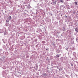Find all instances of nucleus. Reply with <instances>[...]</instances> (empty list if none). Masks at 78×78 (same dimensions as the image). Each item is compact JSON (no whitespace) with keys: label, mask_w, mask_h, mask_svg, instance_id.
<instances>
[{"label":"nucleus","mask_w":78,"mask_h":78,"mask_svg":"<svg viewBox=\"0 0 78 78\" xmlns=\"http://www.w3.org/2000/svg\"><path fill=\"white\" fill-rule=\"evenodd\" d=\"M11 19H12V17H11V16H10L6 20V23L9 22L10 20H11Z\"/></svg>","instance_id":"obj_1"},{"label":"nucleus","mask_w":78,"mask_h":78,"mask_svg":"<svg viewBox=\"0 0 78 78\" xmlns=\"http://www.w3.org/2000/svg\"><path fill=\"white\" fill-rule=\"evenodd\" d=\"M2 75L4 77H5V76H6V75H7V73H6V72L5 71H4L2 73Z\"/></svg>","instance_id":"obj_2"},{"label":"nucleus","mask_w":78,"mask_h":78,"mask_svg":"<svg viewBox=\"0 0 78 78\" xmlns=\"http://www.w3.org/2000/svg\"><path fill=\"white\" fill-rule=\"evenodd\" d=\"M42 75L44 78H46V76H48V73H43Z\"/></svg>","instance_id":"obj_3"},{"label":"nucleus","mask_w":78,"mask_h":78,"mask_svg":"<svg viewBox=\"0 0 78 78\" xmlns=\"http://www.w3.org/2000/svg\"><path fill=\"white\" fill-rule=\"evenodd\" d=\"M46 19H47V20L49 22H51V19L50 18H48V17H46Z\"/></svg>","instance_id":"obj_4"},{"label":"nucleus","mask_w":78,"mask_h":78,"mask_svg":"<svg viewBox=\"0 0 78 78\" xmlns=\"http://www.w3.org/2000/svg\"><path fill=\"white\" fill-rule=\"evenodd\" d=\"M73 55L75 57V58H76V53L74 52L73 53Z\"/></svg>","instance_id":"obj_5"},{"label":"nucleus","mask_w":78,"mask_h":78,"mask_svg":"<svg viewBox=\"0 0 78 78\" xmlns=\"http://www.w3.org/2000/svg\"><path fill=\"white\" fill-rule=\"evenodd\" d=\"M37 12H36V15L38 17H39V16H40V14L39 13H37Z\"/></svg>","instance_id":"obj_6"},{"label":"nucleus","mask_w":78,"mask_h":78,"mask_svg":"<svg viewBox=\"0 0 78 78\" xmlns=\"http://www.w3.org/2000/svg\"><path fill=\"white\" fill-rule=\"evenodd\" d=\"M4 34L5 36H6V35H7V34H8V32H7V31L5 30Z\"/></svg>","instance_id":"obj_7"},{"label":"nucleus","mask_w":78,"mask_h":78,"mask_svg":"<svg viewBox=\"0 0 78 78\" xmlns=\"http://www.w3.org/2000/svg\"><path fill=\"white\" fill-rule=\"evenodd\" d=\"M21 39L22 40H23V39H25V36H22L21 37Z\"/></svg>","instance_id":"obj_8"},{"label":"nucleus","mask_w":78,"mask_h":78,"mask_svg":"<svg viewBox=\"0 0 78 78\" xmlns=\"http://www.w3.org/2000/svg\"><path fill=\"white\" fill-rule=\"evenodd\" d=\"M75 31L76 32V33H77L78 32V27H76L75 29Z\"/></svg>","instance_id":"obj_9"},{"label":"nucleus","mask_w":78,"mask_h":78,"mask_svg":"<svg viewBox=\"0 0 78 78\" xmlns=\"http://www.w3.org/2000/svg\"><path fill=\"white\" fill-rule=\"evenodd\" d=\"M53 4L54 5H56V1L54 2H53Z\"/></svg>","instance_id":"obj_10"},{"label":"nucleus","mask_w":78,"mask_h":78,"mask_svg":"<svg viewBox=\"0 0 78 78\" xmlns=\"http://www.w3.org/2000/svg\"><path fill=\"white\" fill-rule=\"evenodd\" d=\"M56 18L57 20H60V17H59L57 16Z\"/></svg>","instance_id":"obj_11"},{"label":"nucleus","mask_w":78,"mask_h":78,"mask_svg":"<svg viewBox=\"0 0 78 78\" xmlns=\"http://www.w3.org/2000/svg\"><path fill=\"white\" fill-rule=\"evenodd\" d=\"M60 56V55H56V57H57V58H58V57H59V56Z\"/></svg>","instance_id":"obj_12"},{"label":"nucleus","mask_w":78,"mask_h":78,"mask_svg":"<svg viewBox=\"0 0 78 78\" xmlns=\"http://www.w3.org/2000/svg\"><path fill=\"white\" fill-rule=\"evenodd\" d=\"M60 1L61 3H64V2L63 0H60Z\"/></svg>","instance_id":"obj_13"},{"label":"nucleus","mask_w":78,"mask_h":78,"mask_svg":"<svg viewBox=\"0 0 78 78\" xmlns=\"http://www.w3.org/2000/svg\"><path fill=\"white\" fill-rule=\"evenodd\" d=\"M62 20H61L60 21H59V22L60 23H62Z\"/></svg>","instance_id":"obj_14"},{"label":"nucleus","mask_w":78,"mask_h":78,"mask_svg":"<svg viewBox=\"0 0 78 78\" xmlns=\"http://www.w3.org/2000/svg\"><path fill=\"white\" fill-rule=\"evenodd\" d=\"M24 23H28V20H25V21L24 22Z\"/></svg>","instance_id":"obj_15"},{"label":"nucleus","mask_w":78,"mask_h":78,"mask_svg":"<svg viewBox=\"0 0 78 78\" xmlns=\"http://www.w3.org/2000/svg\"><path fill=\"white\" fill-rule=\"evenodd\" d=\"M71 8H74V6L73 5H71L70 6Z\"/></svg>","instance_id":"obj_16"},{"label":"nucleus","mask_w":78,"mask_h":78,"mask_svg":"<svg viewBox=\"0 0 78 78\" xmlns=\"http://www.w3.org/2000/svg\"><path fill=\"white\" fill-rule=\"evenodd\" d=\"M63 31H66V28L63 27Z\"/></svg>","instance_id":"obj_17"},{"label":"nucleus","mask_w":78,"mask_h":78,"mask_svg":"<svg viewBox=\"0 0 78 78\" xmlns=\"http://www.w3.org/2000/svg\"><path fill=\"white\" fill-rule=\"evenodd\" d=\"M76 41L77 42H78V38H76Z\"/></svg>","instance_id":"obj_18"},{"label":"nucleus","mask_w":78,"mask_h":78,"mask_svg":"<svg viewBox=\"0 0 78 78\" xmlns=\"http://www.w3.org/2000/svg\"><path fill=\"white\" fill-rule=\"evenodd\" d=\"M3 61H4V62H7V60H5L4 59H3Z\"/></svg>","instance_id":"obj_19"},{"label":"nucleus","mask_w":78,"mask_h":78,"mask_svg":"<svg viewBox=\"0 0 78 78\" xmlns=\"http://www.w3.org/2000/svg\"><path fill=\"white\" fill-rule=\"evenodd\" d=\"M74 3L76 5H77L78 4H77V2H74Z\"/></svg>","instance_id":"obj_20"},{"label":"nucleus","mask_w":78,"mask_h":78,"mask_svg":"<svg viewBox=\"0 0 78 78\" xmlns=\"http://www.w3.org/2000/svg\"><path fill=\"white\" fill-rule=\"evenodd\" d=\"M49 15L50 16H53V14L51 13H50Z\"/></svg>","instance_id":"obj_21"},{"label":"nucleus","mask_w":78,"mask_h":78,"mask_svg":"<svg viewBox=\"0 0 78 78\" xmlns=\"http://www.w3.org/2000/svg\"><path fill=\"white\" fill-rule=\"evenodd\" d=\"M70 64H71V66H72V67H73V63H70Z\"/></svg>","instance_id":"obj_22"},{"label":"nucleus","mask_w":78,"mask_h":78,"mask_svg":"<svg viewBox=\"0 0 78 78\" xmlns=\"http://www.w3.org/2000/svg\"><path fill=\"white\" fill-rule=\"evenodd\" d=\"M61 70H62V68H60L59 69V71H61Z\"/></svg>","instance_id":"obj_23"},{"label":"nucleus","mask_w":78,"mask_h":78,"mask_svg":"<svg viewBox=\"0 0 78 78\" xmlns=\"http://www.w3.org/2000/svg\"><path fill=\"white\" fill-rule=\"evenodd\" d=\"M35 67L36 68H38V66H37V65L36 64Z\"/></svg>","instance_id":"obj_24"},{"label":"nucleus","mask_w":78,"mask_h":78,"mask_svg":"<svg viewBox=\"0 0 78 78\" xmlns=\"http://www.w3.org/2000/svg\"><path fill=\"white\" fill-rule=\"evenodd\" d=\"M46 60H47V61H49V59H48V57H47Z\"/></svg>","instance_id":"obj_25"},{"label":"nucleus","mask_w":78,"mask_h":78,"mask_svg":"<svg viewBox=\"0 0 78 78\" xmlns=\"http://www.w3.org/2000/svg\"><path fill=\"white\" fill-rule=\"evenodd\" d=\"M66 77H67L68 78V77H69V75H66Z\"/></svg>","instance_id":"obj_26"},{"label":"nucleus","mask_w":78,"mask_h":78,"mask_svg":"<svg viewBox=\"0 0 78 78\" xmlns=\"http://www.w3.org/2000/svg\"><path fill=\"white\" fill-rule=\"evenodd\" d=\"M42 44H45V41H42Z\"/></svg>","instance_id":"obj_27"},{"label":"nucleus","mask_w":78,"mask_h":78,"mask_svg":"<svg viewBox=\"0 0 78 78\" xmlns=\"http://www.w3.org/2000/svg\"><path fill=\"white\" fill-rule=\"evenodd\" d=\"M25 4H27V1H25L24 2Z\"/></svg>","instance_id":"obj_28"},{"label":"nucleus","mask_w":78,"mask_h":78,"mask_svg":"<svg viewBox=\"0 0 78 78\" xmlns=\"http://www.w3.org/2000/svg\"><path fill=\"white\" fill-rule=\"evenodd\" d=\"M54 40H55V38L54 37L52 38Z\"/></svg>","instance_id":"obj_29"},{"label":"nucleus","mask_w":78,"mask_h":78,"mask_svg":"<svg viewBox=\"0 0 78 78\" xmlns=\"http://www.w3.org/2000/svg\"><path fill=\"white\" fill-rule=\"evenodd\" d=\"M48 48H46V50H48Z\"/></svg>","instance_id":"obj_30"},{"label":"nucleus","mask_w":78,"mask_h":78,"mask_svg":"<svg viewBox=\"0 0 78 78\" xmlns=\"http://www.w3.org/2000/svg\"><path fill=\"white\" fill-rule=\"evenodd\" d=\"M75 62H76V64H78V62L76 61Z\"/></svg>","instance_id":"obj_31"},{"label":"nucleus","mask_w":78,"mask_h":78,"mask_svg":"<svg viewBox=\"0 0 78 78\" xmlns=\"http://www.w3.org/2000/svg\"><path fill=\"white\" fill-rule=\"evenodd\" d=\"M52 57H53V56H50V58H52Z\"/></svg>","instance_id":"obj_32"},{"label":"nucleus","mask_w":78,"mask_h":78,"mask_svg":"<svg viewBox=\"0 0 78 78\" xmlns=\"http://www.w3.org/2000/svg\"><path fill=\"white\" fill-rule=\"evenodd\" d=\"M75 12H73V13L74 14H75Z\"/></svg>","instance_id":"obj_33"},{"label":"nucleus","mask_w":78,"mask_h":78,"mask_svg":"<svg viewBox=\"0 0 78 78\" xmlns=\"http://www.w3.org/2000/svg\"><path fill=\"white\" fill-rule=\"evenodd\" d=\"M76 66V64H75V63L74 65V66Z\"/></svg>","instance_id":"obj_34"},{"label":"nucleus","mask_w":78,"mask_h":78,"mask_svg":"<svg viewBox=\"0 0 78 78\" xmlns=\"http://www.w3.org/2000/svg\"><path fill=\"white\" fill-rule=\"evenodd\" d=\"M61 36H63L62 35V34H61Z\"/></svg>","instance_id":"obj_35"},{"label":"nucleus","mask_w":78,"mask_h":78,"mask_svg":"<svg viewBox=\"0 0 78 78\" xmlns=\"http://www.w3.org/2000/svg\"><path fill=\"white\" fill-rule=\"evenodd\" d=\"M30 38V37H27V38Z\"/></svg>","instance_id":"obj_36"},{"label":"nucleus","mask_w":78,"mask_h":78,"mask_svg":"<svg viewBox=\"0 0 78 78\" xmlns=\"http://www.w3.org/2000/svg\"><path fill=\"white\" fill-rule=\"evenodd\" d=\"M1 64H0V67H1Z\"/></svg>","instance_id":"obj_37"},{"label":"nucleus","mask_w":78,"mask_h":78,"mask_svg":"<svg viewBox=\"0 0 78 78\" xmlns=\"http://www.w3.org/2000/svg\"><path fill=\"white\" fill-rule=\"evenodd\" d=\"M0 45H1V42H0Z\"/></svg>","instance_id":"obj_38"},{"label":"nucleus","mask_w":78,"mask_h":78,"mask_svg":"<svg viewBox=\"0 0 78 78\" xmlns=\"http://www.w3.org/2000/svg\"><path fill=\"white\" fill-rule=\"evenodd\" d=\"M61 16H62V15H61Z\"/></svg>","instance_id":"obj_39"},{"label":"nucleus","mask_w":78,"mask_h":78,"mask_svg":"<svg viewBox=\"0 0 78 78\" xmlns=\"http://www.w3.org/2000/svg\"><path fill=\"white\" fill-rule=\"evenodd\" d=\"M77 56L78 57V54L77 55Z\"/></svg>","instance_id":"obj_40"},{"label":"nucleus","mask_w":78,"mask_h":78,"mask_svg":"<svg viewBox=\"0 0 78 78\" xmlns=\"http://www.w3.org/2000/svg\"><path fill=\"white\" fill-rule=\"evenodd\" d=\"M74 35H76V34H74Z\"/></svg>","instance_id":"obj_41"},{"label":"nucleus","mask_w":78,"mask_h":78,"mask_svg":"<svg viewBox=\"0 0 78 78\" xmlns=\"http://www.w3.org/2000/svg\"><path fill=\"white\" fill-rule=\"evenodd\" d=\"M57 68L58 69H59V68H58V67H57Z\"/></svg>","instance_id":"obj_42"},{"label":"nucleus","mask_w":78,"mask_h":78,"mask_svg":"<svg viewBox=\"0 0 78 78\" xmlns=\"http://www.w3.org/2000/svg\"><path fill=\"white\" fill-rule=\"evenodd\" d=\"M37 75H39V73H37Z\"/></svg>","instance_id":"obj_43"},{"label":"nucleus","mask_w":78,"mask_h":78,"mask_svg":"<svg viewBox=\"0 0 78 78\" xmlns=\"http://www.w3.org/2000/svg\"><path fill=\"white\" fill-rule=\"evenodd\" d=\"M65 16H66V17H67V16H66V15Z\"/></svg>","instance_id":"obj_44"},{"label":"nucleus","mask_w":78,"mask_h":78,"mask_svg":"<svg viewBox=\"0 0 78 78\" xmlns=\"http://www.w3.org/2000/svg\"><path fill=\"white\" fill-rule=\"evenodd\" d=\"M41 31H40V32H41Z\"/></svg>","instance_id":"obj_45"},{"label":"nucleus","mask_w":78,"mask_h":78,"mask_svg":"<svg viewBox=\"0 0 78 78\" xmlns=\"http://www.w3.org/2000/svg\"><path fill=\"white\" fill-rule=\"evenodd\" d=\"M4 40H3V39H2V41H4Z\"/></svg>","instance_id":"obj_46"},{"label":"nucleus","mask_w":78,"mask_h":78,"mask_svg":"<svg viewBox=\"0 0 78 78\" xmlns=\"http://www.w3.org/2000/svg\"><path fill=\"white\" fill-rule=\"evenodd\" d=\"M66 50H67V49H66Z\"/></svg>","instance_id":"obj_47"},{"label":"nucleus","mask_w":78,"mask_h":78,"mask_svg":"<svg viewBox=\"0 0 78 78\" xmlns=\"http://www.w3.org/2000/svg\"><path fill=\"white\" fill-rule=\"evenodd\" d=\"M24 13H25V12H24Z\"/></svg>","instance_id":"obj_48"}]
</instances>
